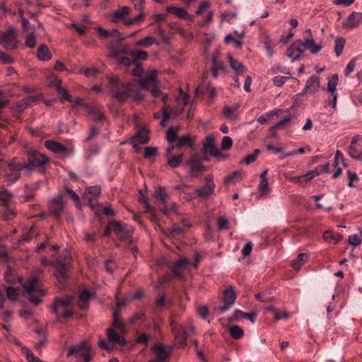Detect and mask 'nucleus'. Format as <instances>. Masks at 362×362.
<instances>
[{
  "label": "nucleus",
  "mask_w": 362,
  "mask_h": 362,
  "mask_svg": "<svg viewBox=\"0 0 362 362\" xmlns=\"http://www.w3.org/2000/svg\"><path fill=\"white\" fill-rule=\"evenodd\" d=\"M228 62L231 69L235 70L238 74H241L245 72V67L238 60L234 59L231 55L228 54Z\"/></svg>",
  "instance_id": "30"
},
{
  "label": "nucleus",
  "mask_w": 362,
  "mask_h": 362,
  "mask_svg": "<svg viewBox=\"0 0 362 362\" xmlns=\"http://www.w3.org/2000/svg\"><path fill=\"white\" fill-rule=\"evenodd\" d=\"M308 260V255L305 253H300L292 262L291 266L295 270H299L303 264Z\"/></svg>",
  "instance_id": "31"
},
{
  "label": "nucleus",
  "mask_w": 362,
  "mask_h": 362,
  "mask_svg": "<svg viewBox=\"0 0 362 362\" xmlns=\"http://www.w3.org/2000/svg\"><path fill=\"white\" fill-rule=\"evenodd\" d=\"M64 206V205L62 197H56L49 203V212L54 217L59 218L61 216Z\"/></svg>",
  "instance_id": "18"
},
{
  "label": "nucleus",
  "mask_w": 362,
  "mask_h": 362,
  "mask_svg": "<svg viewBox=\"0 0 362 362\" xmlns=\"http://www.w3.org/2000/svg\"><path fill=\"white\" fill-rule=\"evenodd\" d=\"M172 348L166 350L161 343L156 344L152 347V351L155 356V358L150 360L148 362H165L170 356Z\"/></svg>",
  "instance_id": "14"
},
{
  "label": "nucleus",
  "mask_w": 362,
  "mask_h": 362,
  "mask_svg": "<svg viewBox=\"0 0 362 362\" xmlns=\"http://www.w3.org/2000/svg\"><path fill=\"white\" fill-rule=\"evenodd\" d=\"M107 337L110 342L118 344L121 346H124L127 344L124 338L122 337L114 329L108 328L107 329Z\"/></svg>",
  "instance_id": "25"
},
{
  "label": "nucleus",
  "mask_w": 362,
  "mask_h": 362,
  "mask_svg": "<svg viewBox=\"0 0 362 362\" xmlns=\"http://www.w3.org/2000/svg\"><path fill=\"white\" fill-rule=\"evenodd\" d=\"M73 300L74 298L71 296L54 298L52 305V313L57 315V322H59V316L58 315L59 307L67 309L72 305Z\"/></svg>",
  "instance_id": "10"
},
{
  "label": "nucleus",
  "mask_w": 362,
  "mask_h": 362,
  "mask_svg": "<svg viewBox=\"0 0 362 362\" xmlns=\"http://www.w3.org/2000/svg\"><path fill=\"white\" fill-rule=\"evenodd\" d=\"M12 198L13 194L11 192H9L7 189H4L0 192V199H2L8 204H10Z\"/></svg>",
  "instance_id": "63"
},
{
  "label": "nucleus",
  "mask_w": 362,
  "mask_h": 362,
  "mask_svg": "<svg viewBox=\"0 0 362 362\" xmlns=\"http://www.w3.org/2000/svg\"><path fill=\"white\" fill-rule=\"evenodd\" d=\"M323 238L325 240H332L334 243H337L341 240V236L339 233L331 230L325 231Z\"/></svg>",
  "instance_id": "38"
},
{
  "label": "nucleus",
  "mask_w": 362,
  "mask_h": 362,
  "mask_svg": "<svg viewBox=\"0 0 362 362\" xmlns=\"http://www.w3.org/2000/svg\"><path fill=\"white\" fill-rule=\"evenodd\" d=\"M240 107L238 104L233 105L232 106H226L223 109V114L226 117L233 118V115Z\"/></svg>",
  "instance_id": "48"
},
{
  "label": "nucleus",
  "mask_w": 362,
  "mask_h": 362,
  "mask_svg": "<svg viewBox=\"0 0 362 362\" xmlns=\"http://www.w3.org/2000/svg\"><path fill=\"white\" fill-rule=\"evenodd\" d=\"M6 295L9 300H14L18 298V290L13 287L6 288Z\"/></svg>",
  "instance_id": "64"
},
{
  "label": "nucleus",
  "mask_w": 362,
  "mask_h": 362,
  "mask_svg": "<svg viewBox=\"0 0 362 362\" xmlns=\"http://www.w3.org/2000/svg\"><path fill=\"white\" fill-rule=\"evenodd\" d=\"M243 171L242 170H237L233 172V173L230 174L226 179L225 182L230 183L235 180L237 181L241 180L243 179Z\"/></svg>",
  "instance_id": "50"
},
{
  "label": "nucleus",
  "mask_w": 362,
  "mask_h": 362,
  "mask_svg": "<svg viewBox=\"0 0 362 362\" xmlns=\"http://www.w3.org/2000/svg\"><path fill=\"white\" fill-rule=\"evenodd\" d=\"M43 273L42 269L37 268L33 272L32 276L27 281L22 284L25 291V296H27L29 301L35 305L41 302L42 296L46 293V291L39 284Z\"/></svg>",
  "instance_id": "2"
},
{
  "label": "nucleus",
  "mask_w": 362,
  "mask_h": 362,
  "mask_svg": "<svg viewBox=\"0 0 362 362\" xmlns=\"http://www.w3.org/2000/svg\"><path fill=\"white\" fill-rule=\"evenodd\" d=\"M259 154V150L256 149L254 151V152L248 156H247L243 160L241 161V163H245L247 165H250L255 162Z\"/></svg>",
  "instance_id": "52"
},
{
  "label": "nucleus",
  "mask_w": 362,
  "mask_h": 362,
  "mask_svg": "<svg viewBox=\"0 0 362 362\" xmlns=\"http://www.w3.org/2000/svg\"><path fill=\"white\" fill-rule=\"evenodd\" d=\"M23 353L26 356L28 362H44L39 358L35 356L32 351L28 349L23 348Z\"/></svg>",
  "instance_id": "51"
},
{
  "label": "nucleus",
  "mask_w": 362,
  "mask_h": 362,
  "mask_svg": "<svg viewBox=\"0 0 362 362\" xmlns=\"http://www.w3.org/2000/svg\"><path fill=\"white\" fill-rule=\"evenodd\" d=\"M0 44L7 50H13L18 48V40L14 28L6 31L0 30Z\"/></svg>",
  "instance_id": "6"
},
{
  "label": "nucleus",
  "mask_w": 362,
  "mask_h": 362,
  "mask_svg": "<svg viewBox=\"0 0 362 362\" xmlns=\"http://www.w3.org/2000/svg\"><path fill=\"white\" fill-rule=\"evenodd\" d=\"M189 264L190 261L187 257H182L172 265L171 270L175 276L182 277V269Z\"/></svg>",
  "instance_id": "22"
},
{
  "label": "nucleus",
  "mask_w": 362,
  "mask_h": 362,
  "mask_svg": "<svg viewBox=\"0 0 362 362\" xmlns=\"http://www.w3.org/2000/svg\"><path fill=\"white\" fill-rule=\"evenodd\" d=\"M221 149L223 151L230 149L233 146L232 139L228 136H223L222 139V141H221Z\"/></svg>",
  "instance_id": "56"
},
{
  "label": "nucleus",
  "mask_w": 362,
  "mask_h": 362,
  "mask_svg": "<svg viewBox=\"0 0 362 362\" xmlns=\"http://www.w3.org/2000/svg\"><path fill=\"white\" fill-rule=\"evenodd\" d=\"M268 310L273 313L274 318L276 321H279L283 318H287L288 317V313L287 312H281L274 306H269L268 308Z\"/></svg>",
  "instance_id": "43"
},
{
  "label": "nucleus",
  "mask_w": 362,
  "mask_h": 362,
  "mask_svg": "<svg viewBox=\"0 0 362 362\" xmlns=\"http://www.w3.org/2000/svg\"><path fill=\"white\" fill-rule=\"evenodd\" d=\"M130 13V8L128 6H122L117 9L111 16L112 22L117 23L124 20Z\"/></svg>",
  "instance_id": "27"
},
{
  "label": "nucleus",
  "mask_w": 362,
  "mask_h": 362,
  "mask_svg": "<svg viewBox=\"0 0 362 362\" xmlns=\"http://www.w3.org/2000/svg\"><path fill=\"white\" fill-rule=\"evenodd\" d=\"M166 139L169 143H173L177 140V131L173 127L168 129L166 132Z\"/></svg>",
  "instance_id": "55"
},
{
  "label": "nucleus",
  "mask_w": 362,
  "mask_h": 362,
  "mask_svg": "<svg viewBox=\"0 0 362 362\" xmlns=\"http://www.w3.org/2000/svg\"><path fill=\"white\" fill-rule=\"evenodd\" d=\"M52 265L55 268L54 275L57 279L59 281L66 280L68 276V272L71 267V255L66 252L64 255V259L62 257L57 258L52 263Z\"/></svg>",
  "instance_id": "3"
},
{
  "label": "nucleus",
  "mask_w": 362,
  "mask_h": 362,
  "mask_svg": "<svg viewBox=\"0 0 362 362\" xmlns=\"http://www.w3.org/2000/svg\"><path fill=\"white\" fill-rule=\"evenodd\" d=\"M39 187V182H36L35 186L30 187L25 185L24 198L25 201H30L33 199L36 190Z\"/></svg>",
  "instance_id": "34"
},
{
  "label": "nucleus",
  "mask_w": 362,
  "mask_h": 362,
  "mask_svg": "<svg viewBox=\"0 0 362 362\" xmlns=\"http://www.w3.org/2000/svg\"><path fill=\"white\" fill-rule=\"evenodd\" d=\"M170 305V303L165 300V296L164 294L158 293V296L155 299V306L157 308H161L165 305Z\"/></svg>",
  "instance_id": "46"
},
{
  "label": "nucleus",
  "mask_w": 362,
  "mask_h": 362,
  "mask_svg": "<svg viewBox=\"0 0 362 362\" xmlns=\"http://www.w3.org/2000/svg\"><path fill=\"white\" fill-rule=\"evenodd\" d=\"M116 61L117 62V65L124 66H129L132 64L134 63L133 59L124 56H121Z\"/></svg>",
  "instance_id": "57"
},
{
  "label": "nucleus",
  "mask_w": 362,
  "mask_h": 362,
  "mask_svg": "<svg viewBox=\"0 0 362 362\" xmlns=\"http://www.w3.org/2000/svg\"><path fill=\"white\" fill-rule=\"evenodd\" d=\"M25 45L26 47L33 48L35 47L36 41L33 33L28 34L26 37Z\"/></svg>",
  "instance_id": "61"
},
{
  "label": "nucleus",
  "mask_w": 362,
  "mask_h": 362,
  "mask_svg": "<svg viewBox=\"0 0 362 362\" xmlns=\"http://www.w3.org/2000/svg\"><path fill=\"white\" fill-rule=\"evenodd\" d=\"M337 83H338V75L333 74L332 76V77L329 79L328 84H327V89L332 93V95H334V93H335Z\"/></svg>",
  "instance_id": "45"
},
{
  "label": "nucleus",
  "mask_w": 362,
  "mask_h": 362,
  "mask_svg": "<svg viewBox=\"0 0 362 362\" xmlns=\"http://www.w3.org/2000/svg\"><path fill=\"white\" fill-rule=\"evenodd\" d=\"M291 119V117L290 115H286L283 119L278 122L275 125L272 126L269 129V132H272L274 130H276L277 128H282L284 124L286 123H288Z\"/></svg>",
  "instance_id": "60"
},
{
  "label": "nucleus",
  "mask_w": 362,
  "mask_h": 362,
  "mask_svg": "<svg viewBox=\"0 0 362 362\" xmlns=\"http://www.w3.org/2000/svg\"><path fill=\"white\" fill-rule=\"evenodd\" d=\"M186 164L189 165L190 174L192 176H197L199 173L205 170V167L202 162L197 160L194 156L189 159Z\"/></svg>",
  "instance_id": "21"
},
{
  "label": "nucleus",
  "mask_w": 362,
  "mask_h": 362,
  "mask_svg": "<svg viewBox=\"0 0 362 362\" xmlns=\"http://www.w3.org/2000/svg\"><path fill=\"white\" fill-rule=\"evenodd\" d=\"M305 49H308L305 45L303 44V41L296 40L286 51V56L292 59V62L297 61L301 59Z\"/></svg>",
  "instance_id": "9"
},
{
  "label": "nucleus",
  "mask_w": 362,
  "mask_h": 362,
  "mask_svg": "<svg viewBox=\"0 0 362 362\" xmlns=\"http://www.w3.org/2000/svg\"><path fill=\"white\" fill-rule=\"evenodd\" d=\"M107 79L110 94L119 103H124L134 93H136V99L142 98V96L136 92V82L124 83L116 76H108Z\"/></svg>",
  "instance_id": "1"
},
{
  "label": "nucleus",
  "mask_w": 362,
  "mask_h": 362,
  "mask_svg": "<svg viewBox=\"0 0 362 362\" xmlns=\"http://www.w3.org/2000/svg\"><path fill=\"white\" fill-rule=\"evenodd\" d=\"M154 198L156 203L158 205L160 211L163 214H166L171 210V208L166 205L168 195L166 193L165 188L160 187L156 189L154 193Z\"/></svg>",
  "instance_id": "8"
},
{
  "label": "nucleus",
  "mask_w": 362,
  "mask_h": 362,
  "mask_svg": "<svg viewBox=\"0 0 362 362\" xmlns=\"http://www.w3.org/2000/svg\"><path fill=\"white\" fill-rule=\"evenodd\" d=\"M25 162H21L18 158L12 159L4 170L6 181L9 183L16 182L21 177V172L25 169Z\"/></svg>",
  "instance_id": "5"
},
{
  "label": "nucleus",
  "mask_w": 362,
  "mask_h": 362,
  "mask_svg": "<svg viewBox=\"0 0 362 362\" xmlns=\"http://www.w3.org/2000/svg\"><path fill=\"white\" fill-rule=\"evenodd\" d=\"M229 332L231 337L234 339H240L244 334L243 329L237 325L232 326L229 328Z\"/></svg>",
  "instance_id": "41"
},
{
  "label": "nucleus",
  "mask_w": 362,
  "mask_h": 362,
  "mask_svg": "<svg viewBox=\"0 0 362 362\" xmlns=\"http://www.w3.org/2000/svg\"><path fill=\"white\" fill-rule=\"evenodd\" d=\"M132 56L133 57V59H134V62H135L136 61H138V60H141V61H144V60H146L148 57V53L146 52V51H143V50H136V51H134L132 53Z\"/></svg>",
  "instance_id": "49"
},
{
  "label": "nucleus",
  "mask_w": 362,
  "mask_h": 362,
  "mask_svg": "<svg viewBox=\"0 0 362 362\" xmlns=\"http://www.w3.org/2000/svg\"><path fill=\"white\" fill-rule=\"evenodd\" d=\"M45 147L55 153L66 156L69 153V149L62 144L48 140L45 142Z\"/></svg>",
  "instance_id": "20"
},
{
  "label": "nucleus",
  "mask_w": 362,
  "mask_h": 362,
  "mask_svg": "<svg viewBox=\"0 0 362 362\" xmlns=\"http://www.w3.org/2000/svg\"><path fill=\"white\" fill-rule=\"evenodd\" d=\"M168 12L175 14V16L184 18L185 16H187V12L185 9L180 7L169 6L167 8Z\"/></svg>",
  "instance_id": "39"
},
{
  "label": "nucleus",
  "mask_w": 362,
  "mask_h": 362,
  "mask_svg": "<svg viewBox=\"0 0 362 362\" xmlns=\"http://www.w3.org/2000/svg\"><path fill=\"white\" fill-rule=\"evenodd\" d=\"M168 160V165L171 168L178 167L183 160V154H179L177 156L171 155L166 157Z\"/></svg>",
  "instance_id": "32"
},
{
  "label": "nucleus",
  "mask_w": 362,
  "mask_h": 362,
  "mask_svg": "<svg viewBox=\"0 0 362 362\" xmlns=\"http://www.w3.org/2000/svg\"><path fill=\"white\" fill-rule=\"evenodd\" d=\"M158 154V148L153 146L146 147L144 149V156L146 158H151Z\"/></svg>",
  "instance_id": "53"
},
{
  "label": "nucleus",
  "mask_w": 362,
  "mask_h": 362,
  "mask_svg": "<svg viewBox=\"0 0 362 362\" xmlns=\"http://www.w3.org/2000/svg\"><path fill=\"white\" fill-rule=\"evenodd\" d=\"M88 113L93 116L95 121L101 122L105 119L104 115L98 109L95 107H90L88 109Z\"/></svg>",
  "instance_id": "47"
},
{
  "label": "nucleus",
  "mask_w": 362,
  "mask_h": 362,
  "mask_svg": "<svg viewBox=\"0 0 362 362\" xmlns=\"http://www.w3.org/2000/svg\"><path fill=\"white\" fill-rule=\"evenodd\" d=\"M112 231L115 235H118L127 226V225H122L120 222L111 221Z\"/></svg>",
  "instance_id": "59"
},
{
  "label": "nucleus",
  "mask_w": 362,
  "mask_h": 362,
  "mask_svg": "<svg viewBox=\"0 0 362 362\" xmlns=\"http://www.w3.org/2000/svg\"><path fill=\"white\" fill-rule=\"evenodd\" d=\"M86 352H90V346L86 342H83L79 345L71 346L68 350L67 354L68 356L76 354L82 356Z\"/></svg>",
  "instance_id": "26"
},
{
  "label": "nucleus",
  "mask_w": 362,
  "mask_h": 362,
  "mask_svg": "<svg viewBox=\"0 0 362 362\" xmlns=\"http://www.w3.org/2000/svg\"><path fill=\"white\" fill-rule=\"evenodd\" d=\"M37 98L35 96H29L24 100L18 102L17 104V110L19 112H23L25 110L28 106L31 105L32 103L36 101Z\"/></svg>",
  "instance_id": "33"
},
{
  "label": "nucleus",
  "mask_w": 362,
  "mask_h": 362,
  "mask_svg": "<svg viewBox=\"0 0 362 362\" xmlns=\"http://www.w3.org/2000/svg\"><path fill=\"white\" fill-rule=\"evenodd\" d=\"M305 90L308 93L314 94L318 91L320 87V77L317 75H312L306 81Z\"/></svg>",
  "instance_id": "24"
},
{
  "label": "nucleus",
  "mask_w": 362,
  "mask_h": 362,
  "mask_svg": "<svg viewBox=\"0 0 362 362\" xmlns=\"http://www.w3.org/2000/svg\"><path fill=\"white\" fill-rule=\"evenodd\" d=\"M236 297V293L233 286H230L223 291V301L224 305L218 308V312L223 313L229 310L234 304Z\"/></svg>",
  "instance_id": "12"
},
{
  "label": "nucleus",
  "mask_w": 362,
  "mask_h": 362,
  "mask_svg": "<svg viewBox=\"0 0 362 362\" xmlns=\"http://www.w3.org/2000/svg\"><path fill=\"white\" fill-rule=\"evenodd\" d=\"M56 89L57 93L62 95L64 100L69 102L71 101V95L67 93L66 90L62 87V81L60 80H57L56 81Z\"/></svg>",
  "instance_id": "36"
},
{
  "label": "nucleus",
  "mask_w": 362,
  "mask_h": 362,
  "mask_svg": "<svg viewBox=\"0 0 362 362\" xmlns=\"http://www.w3.org/2000/svg\"><path fill=\"white\" fill-rule=\"evenodd\" d=\"M118 311L115 310L113 313L112 326L117 329L119 331H122L125 328V324L119 319Z\"/></svg>",
  "instance_id": "44"
},
{
  "label": "nucleus",
  "mask_w": 362,
  "mask_h": 362,
  "mask_svg": "<svg viewBox=\"0 0 362 362\" xmlns=\"http://www.w3.org/2000/svg\"><path fill=\"white\" fill-rule=\"evenodd\" d=\"M37 57L40 60L48 61L52 58L48 47L46 45H41L37 50Z\"/></svg>",
  "instance_id": "28"
},
{
  "label": "nucleus",
  "mask_w": 362,
  "mask_h": 362,
  "mask_svg": "<svg viewBox=\"0 0 362 362\" xmlns=\"http://www.w3.org/2000/svg\"><path fill=\"white\" fill-rule=\"evenodd\" d=\"M108 48L110 50L109 57L115 59V60L121 56L127 54V48L120 44L115 45L113 43H110Z\"/></svg>",
  "instance_id": "23"
},
{
  "label": "nucleus",
  "mask_w": 362,
  "mask_h": 362,
  "mask_svg": "<svg viewBox=\"0 0 362 362\" xmlns=\"http://www.w3.org/2000/svg\"><path fill=\"white\" fill-rule=\"evenodd\" d=\"M155 43H156V37L153 36H148L146 37H144L141 40L136 41V45L139 47H148Z\"/></svg>",
  "instance_id": "37"
},
{
  "label": "nucleus",
  "mask_w": 362,
  "mask_h": 362,
  "mask_svg": "<svg viewBox=\"0 0 362 362\" xmlns=\"http://www.w3.org/2000/svg\"><path fill=\"white\" fill-rule=\"evenodd\" d=\"M193 145V141L188 135L182 136L177 141L176 144L177 148H182L184 146L191 147Z\"/></svg>",
  "instance_id": "40"
},
{
  "label": "nucleus",
  "mask_w": 362,
  "mask_h": 362,
  "mask_svg": "<svg viewBox=\"0 0 362 362\" xmlns=\"http://www.w3.org/2000/svg\"><path fill=\"white\" fill-rule=\"evenodd\" d=\"M132 235V231L129 228H127V226L118 235H117V237L121 240V241H127L128 240Z\"/></svg>",
  "instance_id": "58"
},
{
  "label": "nucleus",
  "mask_w": 362,
  "mask_h": 362,
  "mask_svg": "<svg viewBox=\"0 0 362 362\" xmlns=\"http://www.w3.org/2000/svg\"><path fill=\"white\" fill-rule=\"evenodd\" d=\"M362 23V13L353 11L347 18V21L343 23V27L353 29L359 26Z\"/></svg>",
  "instance_id": "19"
},
{
  "label": "nucleus",
  "mask_w": 362,
  "mask_h": 362,
  "mask_svg": "<svg viewBox=\"0 0 362 362\" xmlns=\"http://www.w3.org/2000/svg\"><path fill=\"white\" fill-rule=\"evenodd\" d=\"M171 332L174 335V345L177 349H185L189 334L186 329L173 320L170 322Z\"/></svg>",
  "instance_id": "4"
},
{
  "label": "nucleus",
  "mask_w": 362,
  "mask_h": 362,
  "mask_svg": "<svg viewBox=\"0 0 362 362\" xmlns=\"http://www.w3.org/2000/svg\"><path fill=\"white\" fill-rule=\"evenodd\" d=\"M149 130L145 127H141L139 132L131 139L130 144L133 148L137 149L139 144H146L149 142L150 138L148 136Z\"/></svg>",
  "instance_id": "16"
},
{
  "label": "nucleus",
  "mask_w": 362,
  "mask_h": 362,
  "mask_svg": "<svg viewBox=\"0 0 362 362\" xmlns=\"http://www.w3.org/2000/svg\"><path fill=\"white\" fill-rule=\"evenodd\" d=\"M49 160L48 157L36 151H30L28 155V163H25V169L33 170L34 168L42 167Z\"/></svg>",
  "instance_id": "7"
},
{
  "label": "nucleus",
  "mask_w": 362,
  "mask_h": 362,
  "mask_svg": "<svg viewBox=\"0 0 362 362\" xmlns=\"http://www.w3.org/2000/svg\"><path fill=\"white\" fill-rule=\"evenodd\" d=\"M100 151V146L98 144H90L86 149L85 156L90 159L92 156L97 155Z\"/></svg>",
  "instance_id": "35"
},
{
  "label": "nucleus",
  "mask_w": 362,
  "mask_h": 362,
  "mask_svg": "<svg viewBox=\"0 0 362 362\" xmlns=\"http://www.w3.org/2000/svg\"><path fill=\"white\" fill-rule=\"evenodd\" d=\"M203 147L205 152H209L213 157H219V160H224L227 158L226 156L221 154L219 150L215 145L214 137L211 135H209L205 138Z\"/></svg>",
  "instance_id": "13"
},
{
  "label": "nucleus",
  "mask_w": 362,
  "mask_h": 362,
  "mask_svg": "<svg viewBox=\"0 0 362 362\" xmlns=\"http://www.w3.org/2000/svg\"><path fill=\"white\" fill-rule=\"evenodd\" d=\"M302 41L303 44L305 45V47L313 54H317L322 49V46L321 45H316L315 43L310 29H306L304 31L303 40Z\"/></svg>",
  "instance_id": "15"
},
{
  "label": "nucleus",
  "mask_w": 362,
  "mask_h": 362,
  "mask_svg": "<svg viewBox=\"0 0 362 362\" xmlns=\"http://www.w3.org/2000/svg\"><path fill=\"white\" fill-rule=\"evenodd\" d=\"M90 293L88 291H83L79 295V300L77 303L78 308L81 310L88 308Z\"/></svg>",
  "instance_id": "29"
},
{
  "label": "nucleus",
  "mask_w": 362,
  "mask_h": 362,
  "mask_svg": "<svg viewBox=\"0 0 362 362\" xmlns=\"http://www.w3.org/2000/svg\"><path fill=\"white\" fill-rule=\"evenodd\" d=\"M334 51L337 56H339L341 54L344 45H345V40L342 37H338L334 40Z\"/></svg>",
  "instance_id": "42"
},
{
  "label": "nucleus",
  "mask_w": 362,
  "mask_h": 362,
  "mask_svg": "<svg viewBox=\"0 0 362 362\" xmlns=\"http://www.w3.org/2000/svg\"><path fill=\"white\" fill-rule=\"evenodd\" d=\"M205 180L206 185L194 191V194L203 199H207L214 193L215 189L212 177L208 175L205 177Z\"/></svg>",
  "instance_id": "11"
},
{
  "label": "nucleus",
  "mask_w": 362,
  "mask_h": 362,
  "mask_svg": "<svg viewBox=\"0 0 362 362\" xmlns=\"http://www.w3.org/2000/svg\"><path fill=\"white\" fill-rule=\"evenodd\" d=\"M4 279L8 283L16 284L18 278L12 271L8 270L4 274Z\"/></svg>",
  "instance_id": "62"
},
{
  "label": "nucleus",
  "mask_w": 362,
  "mask_h": 362,
  "mask_svg": "<svg viewBox=\"0 0 362 362\" xmlns=\"http://www.w3.org/2000/svg\"><path fill=\"white\" fill-rule=\"evenodd\" d=\"M358 141H361L358 145L362 146V138L360 136L357 135L352 138L351 145L348 148V153L351 158L362 160V151L356 146Z\"/></svg>",
  "instance_id": "17"
},
{
  "label": "nucleus",
  "mask_w": 362,
  "mask_h": 362,
  "mask_svg": "<svg viewBox=\"0 0 362 362\" xmlns=\"http://www.w3.org/2000/svg\"><path fill=\"white\" fill-rule=\"evenodd\" d=\"M0 62L4 64H11L14 63V59L11 55L0 50Z\"/></svg>",
  "instance_id": "54"
}]
</instances>
